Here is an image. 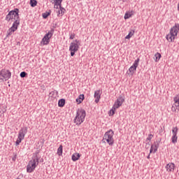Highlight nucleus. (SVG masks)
Listing matches in <instances>:
<instances>
[{
    "mask_svg": "<svg viewBox=\"0 0 179 179\" xmlns=\"http://www.w3.org/2000/svg\"><path fill=\"white\" fill-rule=\"evenodd\" d=\"M6 22H10L14 20L12 27L7 31L6 37H10L11 34H13L20 25V17L19 16V8H14L8 12L5 18Z\"/></svg>",
    "mask_w": 179,
    "mask_h": 179,
    "instance_id": "f257e3e1",
    "label": "nucleus"
},
{
    "mask_svg": "<svg viewBox=\"0 0 179 179\" xmlns=\"http://www.w3.org/2000/svg\"><path fill=\"white\" fill-rule=\"evenodd\" d=\"M40 157L37 154H34L32 160H30L27 166V173H33L36 170V167L38 166Z\"/></svg>",
    "mask_w": 179,
    "mask_h": 179,
    "instance_id": "f03ea898",
    "label": "nucleus"
},
{
    "mask_svg": "<svg viewBox=\"0 0 179 179\" xmlns=\"http://www.w3.org/2000/svg\"><path fill=\"white\" fill-rule=\"evenodd\" d=\"M85 118H86V110L83 108H78L74 118V123L76 125H80L85 122Z\"/></svg>",
    "mask_w": 179,
    "mask_h": 179,
    "instance_id": "7ed1b4c3",
    "label": "nucleus"
},
{
    "mask_svg": "<svg viewBox=\"0 0 179 179\" xmlns=\"http://www.w3.org/2000/svg\"><path fill=\"white\" fill-rule=\"evenodd\" d=\"M179 31V24H175V26H173L171 30L170 33L166 36V40L169 43H173L174 40H176V37H177V35L178 34Z\"/></svg>",
    "mask_w": 179,
    "mask_h": 179,
    "instance_id": "20e7f679",
    "label": "nucleus"
},
{
    "mask_svg": "<svg viewBox=\"0 0 179 179\" xmlns=\"http://www.w3.org/2000/svg\"><path fill=\"white\" fill-rule=\"evenodd\" d=\"M106 141L109 146H113L114 145V131L113 129H109L107 131L103 138V141Z\"/></svg>",
    "mask_w": 179,
    "mask_h": 179,
    "instance_id": "39448f33",
    "label": "nucleus"
},
{
    "mask_svg": "<svg viewBox=\"0 0 179 179\" xmlns=\"http://www.w3.org/2000/svg\"><path fill=\"white\" fill-rule=\"evenodd\" d=\"M12 78V73L8 69H3L0 71V83H3Z\"/></svg>",
    "mask_w": 179,
    "mask_h": 179,
    "instance_id": "423d86ee",
    "label": "nucleus"
},
{
    "mask_svg": "<svg viewBox=\"0 0 179 179\" xmlns=\"http://www.w3.org/2000/svg\"><path fill=\"white\" fill-rule=\"evenodd\" d=\"M79 45H80V41L78 39L70 43L69 51L71 52V57H73L75 53L79 51Z\"/></svg>",
    "mask_w": 179,
    "mask_h": 179,
    "instance_id": "0eeeda50",
    "label": "nucleus"
},
{
    "mask_svg": "<svg viewBox=\"0 0 179 179\" xmlns=\"http://www.w3.org/2000/svg\"><path fill=\"white\" fill-rule=\"evenodd\" d=\"M54 29H51L50 31L45 34L41 42L43 45H48V44H50V39L51 37H52V36H54Z\"/></svg>",
    "mask_w": 179,
    "mask_h": 179,
    "instance_id": "6e6552de",
    "label": "nucleus"
},
{
    "mask_svg": "<svg viewBox=\"0 0 179 179\" xmlns=\"http://www.w3.org/2000/svg\"><path fill=\"white\" fill-rule=\"evenodd\" d=\"M125 101V98L123 97L122 96H119L117 100L115 101L113 104V107L115 108H120L121 106H122V103Z\"/></svg>",
    "mask_w": 179,
    "mask_h": 179,
    "instance_id": "1a4fd4ad",
    "label": "nucleus"
},
{
    "mask_svg": "<svg viewBox=\"0 0 179 179\" xmlns=\"http://www.w3.org/2000/svg\"><path fill=\"white\" fill-rule=\"evenodd\" d=\"M139 61H141V59L139 58H137L133 65L131 66H130V68L129 69V72L130 73H134V71H136V69L138 68V65H139Z\"/></svg>",
    "mask_w": 179,
    "mask_h": 179,
    "instance_id": "9d476101",
    "label": "nucleus"
},
{
    "mask_svg": "<svg viewBox=\"0 0 179 179\" xmlns=\"http://www.w3.org/2000/svg\"><path fill=\"white\" fill-rule=\"evenodd\" d=\"M27 134V127H22L18 132V136L20 139H24V136H26V134Z\"/></svg>",
    "mask_w": 179,
    "mask_h": 179,
    "instance_id": "9b49d317",
    "label": "nucleus"
},
{
    "mask_svg": "<svg viewBox=\"0 0 179 179\" xmlns=\"http://www.w3.org/2000/svg\"><path fill=\"white\" fill-rule=\"evenodd\" d=\"M159 144L158 141L154 142V144L151 145L150 155V153H156V152H157V149H159Z\"/></svg>",
    "mask_w": 179,
    "mask_h": 179,
    "instance_id": "f8f14e48",
    "label": "nucleus"
},
{
    "mask_svg": "<svg viewBox=\"0 0 179 179\" xmlns=\"http://www.w3.org/2000/svg\"><path fill=\"white\" fill-rule=\"evenodd\" d=\"M165 169L168 173H173L176 169V164L173 162L169 163L166 165Z\"/></svg>",
    "mask_w": 179,
    "mask_h": 179,
    "instance_id": "ddd939ff",
    "label": "nucleus"
},
{
    "mask_svg": "<svg viewBox=\"0 0 179 179\" xmlns=\"http://www.w3.org/2000/svg\"><path fill=\"white\" fill-rule=\"evenodd\" d=\"M66 11V10L62 7V4H61L60 6H59V10L57 12V16L59 17L60 16H64V15H65V12Z\"/></svg>",
    "mask_w": 179,
    "mask_h": 179,
    "instance_id": "4468645a",
    "label": "nucleus"
},
{
    "mask_svg": "<svg viewBox=\"0 0 179 179\" xmlns=\"http://www.w3.org/2000/svg\"><path fill=\"white\" fill-rule=\"evenodd\" d=\"M94 97L95 99L94 102L99 103L100 101V99H101V94H100V90H96L94 92Z\"/></svg>",
    "mask_w": 179,
    "mask_h": 179,
    "instance_id": "2eb2a0df",
    "label": "nucleus"
},
{
    "mask_svg": "<svg viewBox=\"0 0 179 179\" xmlns=\"http://www.w3.org/2000/svg\"><path fill=\"white\" fill-rule=\"evenodd\" d=\"M134 10L127 11L124 14V19L127 20V19H129V17H132V16H134Z\"/></svg>",
    "mask_w": 179,
    "mask_h": 179,
    "instance_id": "dca6fc26",
    "label": "nucleus"
},
{
    "mask_svg": "<svg viewBox=\"0 0 179 179\" xmlns=\"http://www.w3.org/2000/svg\"><path fill=\"white\" fill-rule=\"evenodd\" d=\"M79 159H80V154L78 152L74 153L71 157V160H73V162H78Z\"/></svg>",
    "mask_w": 179,
    "mask_h": 179,
    "instance_id": "f3484780",
    "label": "nucleus"
},
{
    "mask_svg": "<svg viewBox=\"0 0 179 179\" xmlns=\"http://www.w3.org/2000/svg\"><path fill=\"white\" fill-rule=\"evenodd\" d=\"M64 0H50L51 3H54L55 6H61Z\"/></svg>",
    "mask_w": 179,
    "mask_h": 179,
    "instance_id": "a211bd4d",
    "label": "nucleus"
},
{
    "mask_svg": "<svg viewBox=\"0 0 179 179\" xmlns=\"http://www.w3.org/2000/svg\"><path fill=\"white\" fill-rule=\"evenodd\" d=\"M85 100V94H80L78 97L76 99V101L78 104H80L82 101Z\"/></svg>",
    "mask_w": 179,
    "mask_h": 179,
    "instance_id": "6ab92c4d",
    "label": "nucleus"
},
{
    "mask_svg": "<svg viewBox=\"0 0 179 179\" xmlns=\"http://www.w3.org/2000/svg\"><path fill=\"white\" fill-rule=\"evenodd\" d=\"M134 34H135V30L131 29V30L129 32L128 35H127V36H125V39H126V40H129V38H131V37H132V36H133Z\"/></svg>",
    "mask_w": 179,
    "mask_h": 179,
    "instance_id": "aec40b11",
    "label": "nucleus"
},
{
    "mask_svg": "<svg viewBox=\"0 0 179 179\" xmlns=\"http://www.w3.org/2000/svg\"><path fill=\"white\" fill-rule=\"evenodd\" d=\"M161 58H162V54H160L159 52H157L155 55L154 59L155 62H158V61H160Z\"/></svg>",
    "mask_w": 179,
    "mask_h": 179,
    "instance_id": "412c9836",
    "label": "nucleus"
},
{
    "mask_svg": "<svg viewBox=\"0 0 179 179\" xmlns=\"http://www.w3.org/2000/svg\"><path fill=\"white\" fill-rule=\"evenodd\" d=\"M50 15H51V10H49V11H46V12L43 13L42 14V17L43 19H47V17H48V16H50Z\"/></svg>",
    "mask_w": 179,
    "mask_h": 179,
    "instance_id": "4be33fe9",
    "label": "nucleus"
},
{
    "mask_svg": "<svg viewBox=\"0 0 179 179\" xmlns=\"http://www.w3.org/2000/svg\"><path fill=\"white\" fill-rule=\"evenodd\" d=\"M65 106V99H61L58 101V106L59 107H64Z\"/></svg>",
    "mask_w": 179,
    "mask_h": 179,
    "instance_id": "5701e85b",
    "label": "nucleus"
},
{
    "mask_svg": "<svg viewBox=\"0 0 179 179\" xmlns=\"http://www.w3.org/2000/svg\"><path fill=\"white\" fill-rule=\"evenodd\" d=\"M29 5H31V8L37 6V0H30Z\"/></svg>",
    "mask_w": 179,
    "mask_h": 179,
    "instance_id": "b1692460",
    "label": "nucleus"
},
{
    "mask_svg": "<svg viewBox=\"0 0 179 179\" xmlns=\"http://www.w3.org/2000/svg\"><path fill=\"white\" fill-rule=\"evenodd\" d=\"M62 152H63L62 145H60L59 147L57 149L58 156H62Z\"/></svg>",
    "mask_w": 179,
    "mask_h": 179,
    "instance_id": "393cba45",
    "label": "nucleus"
},
{
    "mask_svg": "<svg viewBox=\"0 0 179 179\" xmlns=\"http://www.w3.org/2000/svg\"><path fill=\"white\" fill-rule=\"evenodd\" d=\"M58 94V91L54 90L50 92L49 96L50 97H55Z\"/></svg>",
    "mask_w": 179,
    "mask_h": 179,
    "instance_id": "a878e982",
    "label": "nucleus"
},
{
    "mask_svg": "<svg viewBox=\"0 0 179 179\" xmlns=\"http://www.w3.org/2000/svg\"><path fill=\"white\" fill-rule=\"evenodd\" d=\"M177 134H178V127H173L172 129V135L177 136Z\"/></svg>",
    "mask_w": 179,
    "mask_h": 179,
    "instance_id": "bb28decb",
    "label": "nucleus"
},
{
    "mask_svg": "<svg viewBox=\"0 0 179 179\" xmlns=\"http://www.w3.org/2000/svg\"><path fill=\"white\" fill-rule=\"evenodd\" d=\"M178 139V137L176 135H172L171 137V142L172 143H177V140Z\"/></svg>",
    "mask_w": 179,
    "mask_h": 179,
    "instance_id": "cd10ccee",
    "label": "nucleus"
},
{
    "mask_svg": "<svg viewBox=\"0 0 179 179\" xmlns=\"http://www.w3.org/2000/svg\"><path fill=\"white\" fill-rule=\"evenodd\" d=\"M173 101L176 103V104H178L176 107H179V96H175L173 98Z\"/></svg>",
    "mask_w": 179,
    "mask_h": 179,
    "instance_id": "c85d7f7f",
    "label": "nucleus"
},
{
    "mask_svg": "<svg viewBox=\"0 0 179 179\" xmlns=\"http://www.w3.org/2000/svg\"><path fill=\"white\" fill-rule=\"evenodd\" d=\"M116 108H115L114 106L112 107V108L110 110V114L109 115L110 116L111 115H114V114H115V110H116Z\"/></svg>",
    "mask_w": 179,
    "mask_h": 179,
    "instance_id": "c756f323",
    "label": "nucleus"
},
{
    "mask_svg": "<svg viewBox=\"0 0 179 179\" xmlns=\"http://www.w3.org/2000/svg\"><path fill=\"white\" fill-rule=\"evenodd\" d=\"M20 76V78H26L27 76V73H26V71H22Z\"/></svg>",
    "mask_w": 179,
    "mask_h": 179,
    "instance_id": "7c9ffc66",
    "label": "nucleus"
},
{
    "mask_svg": "<svg viewBox=\"0 0 179 179\" xmlns=\"http://www.w3.org/2000/svg\"><path fill=\"white\" fill-rule=\"evenodd\" d=\"M22 141H23V140H22V138H19L17 137V141H15V145H16V146H19V145H20V143H22Z\"/></svg>",
    "mask_w": 179,
    "mask_h": 179,
    "instance_id": "2f4dec72",
    "label": "nucleus"
},
{
    "mask_svg": "<svg viewBox=\"0 0 179 179\" xmlns=\"http://www.w3.org/2000/svg\"><path fill=\"white\" fill-rule=\"evenodd\" d=\"M152 138H153V135L152 134L148 135V137L146 138V142H148V141H152Z\"/></svg>",
    "mask_w": 179,
    "mask_h": 179,
    "instance_id": "473e14b6",
    "label": "nucleus"
},
{
    "mask_svg": "<svg viewBox=\"0 0 179 179\" xmlns=\"http://www.w3.org/2000/svg\"><path fill=\"white\" fill-rule=\"evenodd\" d=\"M69 38L70 40H73L75 38V34H71Z\"/></svg>",
    "mask_w": 179,
    "mask_h": 179,
    "instance_id": "72a5a7b5",
    "label": "nucleus"
},
{
    "mask_svg": "<svg viewBox=\"0 0 179 179\" xmlns=\"http://www.w3.org/2000/svg\"><path fill=\"white\" fill-rule=\"evenodd\" d=\"M54 8H55V9H59V6H55V4Z\"/></svg>",
    "mask_w": 179,
    "mask_h": 179,
    "instance_id": "f704fd0d",
    "label": "nucleus"
},
{
    "mask_svg": "<svg viewBox=\"0 0 179 179\" xmlns=\"http://www.w3.org/2000/svg\"><path fill=\"white\" fill-rule=\"evenodd\" d=\"M172 111H176V107L174 106L172 107Z\"/></svg>",
    "mask_w": 179,
    "mask_h": 179,
    "instance_id": "c9c22d12",
    "label": "nucleus"
},
{
    "mask_svg": "<svg viewBox=\"0 0 179 179\" xmlns=\"http://www.w3.org/2000/svg\"><path fill=\"white\" fill-rule=\"evenodd\" d=\"M147 159H150V154L147 156Z\"/></svg>",
    "mask_w": 179,
    "mask_h": 179,
    "instance_id": "e433bc0d",
    "label": "nucleus"
},
{
    "mask_svg": "<svg viewBox=\"0 0 179 179\" xmlns=\"http://www.w3.org/2000/svg\"><path fill=\"white\" fill-rule=\"evenodd\" d=\"M43 159H41V162H43Z\"/></svg>",
    "mask_w": 179,
    "mask_h": 179,
    "instance_id": "4c0bfd02",
    "label": "nucleus"
},
{
    "mask_svg": "<svg viewBox=\"0 0 179 179\" xmlns=\"http://www.w3.org/2000/svg\"><path fill=\"white\" fill-rule=\"evenodd\" d=\"M17 179H20V178H17Z\"/></svg>",
    "mask_w": 179,
    "mask_h": 179,
    "instance_id": "58836bf2",
    "label": "nucleus"
}]
</instances>
